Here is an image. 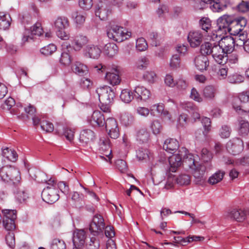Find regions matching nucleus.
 Returning <instances> with one entry per match:
<instances>
[{"mask_svg": "<svg viewBox=\"0 0 249 249\" xmlns=\"http://www.w3.org/2000/svg\"><path fill=\"white\" fill-rule=\"evenodd\" d=\"M105 229V233L107 237L111 238L115 236L113 228L110 226L105 227L103 217L101 215L96 214L94 216L92 222L89 224V230L93 235H97Z\"/></svg>", "mask_w": 249, "mask_h": 249, "instance_id": "f257e3e1", "label": "nucleus"}, {"mask_svg": "<svg viewBox=\"0 0 249 249\" xmlns=\"http://www.w3.org/2000/svg\"><path fill=\"white\" fill-rule=\"evenodd\" d=\"M0 178L2 181L14 185H18L21 180L19 171L11 166H3L0 168Z\"/></svg>", "mask_w": 249, "mask_h": 249, "instance_id": "f03ea898", "label": "nucleus"}, {"mask_svg": "<svg viewBox=\"0 0 249 249\" xmlns=\"http://www.w3.org/2000/svg\"><path fill=\"white\" fill-rule=\"evenodd\" d=\"M108 37L113 40L121 42L129 38L131 35V32H128L123 27L112 25L107 30Z\"/></svg>", "mask_w": 249, "mask_h": 249, "instance_id": "7ed1b4c3", "label": "nucleus"}, {"mask_svg": "<svg viewBox=\"0 0 249 249\" xmlns=\"http://www.w3.org/2000/svg\"><path fill=\"white\" fill-rule=\"evenodd\" d=\"M232 21V17L229 15H224L217 19L216 28L215 30L216 35L213 34L212 38L214 39L218 36L225 35L229 32L230 24Z\"/></svg>", "mask_w": 249, "mask_h": 249, "instance_id": "20e7f679", "label": "nucleus"}, {"mask_svg": "<svg viewBox=\"0 0 249 249\" xmlns=\"http://www.w3.org/2000/svg\"><path fill=\"white\" fill-rule=\"evenodd\" d=\"M100 103L103 104H111L115 96L113 90L108 86L97 88L96 89Z\"/></svg>", "mask_w": 249, "mask_h": 249, "instance_id": "39448f33", "label": "nucleus"}, {"mask_svg": "<svg viewBox=\"0 0 249 249\" xmlns=\"http://www.w3.org/2000/svg\"><path fill=\"white\" fill-rule=\"evenodd\" d=\"M41 196L42 199L49 204L55 202L59 198L58 191L57 188L47 186L43 190Z\"/></svg>", "mask_w": 249, "mask_h": 249, "instance_id": "423d86ee", "label": "nucleus"}, {"mask_svg": "<svg viewBox=\"0 0 249 249\" xmlns=\"http://www.w3.org/2000/svg\"><path fill=\"white\" fill-rule=\"evenodd\" d=\"M247 23V19L244 18L235 19L232 17V21L230 24L228 33L232 36L239 34V33L243 31V28L245 27Z\"/></svg>", "mask_w": 249, "mask_h": 249, "instance_id": "0eeeda50", "label": "nucleus"}, {"mask_svg": "<svg viewBox=\"0 0 249 249\" xmlns=\"http://www.w3.org/2000/svg\"><path fill=\"white\" fill-rule=\"evenodd\" d=\"M213 58L219 64L223 65L227 61V54L219 45L215 43L213 47V50L211 54Z\"/></svg>", "mask_w": 249, "mask_h": 249, "instance_id": "6e6552de", "label": "nucleus"}, {"mask_svg": "<svg viewBox=\"0 0 249 249\" xmlns=\"http://www.w3.org/2000/svg\"><path fill=\"white\" fill-rule=\"evenodd\" d=\"M243 142L239 138H234L229 141L226 145L228 152L235 155L240 153L243 149Z\"/></svg>", "mask_w": 249, "mask_h": 249, "instance_id": "1a4fd4ad", "label": "nucleus"}, {"mask_svg": "<svg viewBox=\"0 0 249 249\" xmlns=\"http://www.w3.org/2000/svg\"><path fill=\"white\" fill-rule=\"evenodd\" d=\"M106 128L108 135L112 139H117L119 136V130L116 120L113 118H108L106 122Z\"/></svg>", "mask_w": 249, "mask_h": 249, "instance_id": "9d476101", "label": "nucleus"}, {"mask_svg": "<svg viewBox=\"0 0 249 249\" xmlns=\"http://www.w3.org/2000/svg\"><path fill=\"white\" fill-rule=\"evenodd\" d=\"M225 215L226 218L238 222H243L246 218L245 211L241 209L234 208L229 210Z\"/></svg>", "mask_w": 249, "mask_h": 249, "instance_id": "9b49d317", "label": "nucleus"}, {"mask_svg": "<svg viewBox=\"0 0 249 249\" xmlns=\"http://www.w3.org/2000/svg\"><path fill=\"white\" fill-rule=\"evenodd\" d=\"M109 13L107 1L106 0H100L95 6V16L101 20H105L107 18Z\"/></svg>", "mask_w": 249, "mask_h": 249, "instance_id": "f8f14e48", "label": "nucleus"}, {"mask_svg": "<svg viewBox=\"0 0 249 249\" xmlns=\"http://www.w3.org/2000/svg\"><path fill=\"white\" fill-rule=\"evenodd\" d=\"M203 35L200 31H192L188 35V41L192 47L199 46L202 42Z\"/></svg>", "mask_w": 249, "mask_h": 249, "instance_id": "ddd939ff", "label": "nucleus"}, {"mask_svg": "<svg viewBox=\"0 0 249 249\" xmlns=\"http://www.w3.org/2000/svg\"><path fill=\"white\" fill-rule=\"evenodd\" d=\"M212 165L211 163H207V165L204 164H200L198 166H196L195 168L191 169L192 174L196 179L197 181H201L204 180V176L206 171L207 169H211Z\"/></svg>", "mask_w": 249, "mask_h": 249, "instance_id": "4468645a", "label": "nucleus"}, {"mask_svg": "<svg viewBox=\"0 0 249 249\" xmlns=\"http://www.w3.org/2000/svg\"><path fill=\"white\" fill-rule=\"evenodd\" d=\"M227 53H231L234 49L235 41L231 36H226L221 38L217 43Z\"/></svg>", "mask_w": 249, "mask_h": 249, "instance_id": "2eb2a0df", "label": "nucleus"}, {"mask_svg": "<svg viewBox=\"0 0 249 249\" xmlns=\"http://www.w3.org/2000/svg\"><path fill=\"white\" fill-rule=\"evenodd\" d=\"M134 97L138 102L148 100L151 95L149 90L143 86H137L135 87L134 90Z\"/></svg>", "mask_w": 249, "mask_h": 249, "instance_id": "dca6fc26", "label": "nucleus"}, {"mask_svg": "<svg viewBox=\"0 0 249 249\" xmlns=\"http://www.w3.org/2000/svg\"><path fill=\"white\" fill-rule=\"evenodd\" d=\"M88 122L94 127H101L105 124V118L99 111H94L91 116L88 118Z\"/></svg>", "mask_w": 249, "mask_h": 249, "instance_id": "f3484780", "label": "nucleus"}, {"mask_svg": "<svg viewBox=\"0 0 249 249\" xmlns=\"http://www.w3.org/2000/svg\"><path fill=\"white\" fill-rule=\"evenodd\" d=\"M101 53V50L100 48L96 45H89L86 46L84 50V55L85 56L92 58L98 59Z\"/></svg>", "mask_w": 249, "mask_h": 249, "instance_id": "a211bd4d", "label": "nucleus"}, {"mask_svg": "<svg viewBox=\"0 0 249 249\" xmlns=\"http://www.w3.org/2000/svg\"><path fill=\"white\" fill-rule=\"evenodd\" d=\"M95 138L94 132L92 130L86 129L81 132L79 140L83 145H87L92 142Z\"/></svg>", "mask_w": 249, "mask_h": 249, "instance_id": "6ab92c4d", "label": "nucleus"}, {"mask_svg": "<svg viewBox=\"0 0 249 249\" xmlns=\"http://www.w3.org/2000/svg\"><path fill=\"white\" fill-rule=\"evenodd\" d=\"M86 233L83 230H76L73 233L72 241L74 247L82 248L85 244Z\"/></svg>", "mask_w": 249, "mask_h": 249, "instance_id": "aec40b11", "label": "nucleus"}, {"mask_svg": "<svg viewBox=\"0 0 249 249\" xmlns=\"http://www.w3.org/2000/svg\"><path fill=\"white\" fill-rule=\"evenodd\" d=\"M183 154L182 164L184 166L190 169L195 168L196 165L194 156L193 154L189 153L185 148H181Z\"/></svg>", "mask_w": 249, "mask_h": 249, "instance_id": "412c9836", "label": "nucleus"}, {"mask_svg": "<svg viewBox=\"0 0 249 249\" xmlns=\"http://www.w3.org/2000/svg\"><path fill=\"white\" fill-rule=\"evenodd\" d=\"M88 41L87 36L81 35H78L71 40L72 47L75 51H79L88 43Z\"/></svg>", "mask_w": 249, "mask_h": 249, "instance_id": "4be33fe9", "label": "nucleus"}, {"mask_svg": "<svg viewBox=\"0 0 249 249\" xmlns=\"http://www.w3.org/2000/svg\"><path fill=\"white\" fill-rule=\"evenodd\" d=\"M195 64L196 68L200 71L206 70L209 65L208 57L205 55L200 54L195 58Z\"/></svg>", "mask_w": 249, "mask_h": 249, "instance_id": "5701e85b", "label": "nucleus"}, {"mask_svg": "<svg viewBox=\"0 0 249 249\" xmlns=\"http://www.w3.org/2000/svg\"><path fill=\"white\" fill-rule=\"evenodd\" d=\"M100 151L103 155L108 158L110 160L111 159V154L112 152L109 141L106 138H102L100 140Z\"/></svg>", "mask_w": 249, "mask_h": 249, "instance_id": "b1692460", "label": "nucleus"}, {"mask_svg": "<svg viewBox=\"0 0 249 249\" xmlns=\"http://www.w3.org/2000/svg\"><path fill=\"white\" fill-rule=\"evenodd\" d=\"M182 149L179 151V153L174 155L169 158V162L171 167L174 168L172 171H175V168L180 166L182 163L183 154Z\"/></svg>", "mask_w": 249, "mask_h": 249, "instance_id": "393cba45", "label": "nucleus"}, {"mask_svg": "<svg viewBox=\"0 0 249 249\" xmlns=\"http://www.w3.org/2000/svg\"><path fill=\"white\" fill-rule=\"evenodd\" d=\"M163 148L167 152L174 153L179 148V143L176 139L169 138L165 141Z\"/></svg>", "mask_w": 249, "mask_h": 249, "instance_id": "a878e982", "label": "nucleus"}, {"mask_svg": "<svg viewBox=\"0 0 249 249\" xmlns=\"http://www.w3.org/2000/svg\"><path fill=\"white\" fill-rule=\"evenodd\" d=\"M68 46L70 47V45L67 43H63L62 45L63 52L61 53L60 58L59 59L60 63L64 66H69L71 62V59L70 55L68 52H65V49H67Z\"/></svg>", "mask_w": 249, "mask_h": 249, "instance_id": "bb28decb", "label": "nucleus"}, {"mask_svg": "<svg viewBox=\"0 0 249 249\" xmlns=\"http://www.w3.org/2000/svg\"><path fill=\"white\" fill-rule=\"evenodd\" d=\"M217 92V88L213 85L206 86L202 90V95L208 100H213Z\"/></svg>", "mask_w": 249, "mask_h": 249, "instance_id": "cd10ccee", "label": "nucleus"}, {"mask_svg": "<svg viewBox=\"0 0 249 249\" xmlns=\"http://www.w3.org/2000/svg\"><path fill=\"white\" fill-rule=\"evenodd\" d=\"M72 18L76 26L80 27L85 22L86 14L80 11H74L72 14Z\"/></svg>", "mask_w": 249, "mask_h": 249, "instance_id": "c85d7f7f", "label": "nucleus"}, {"mask_svg": "<svg viewBox=\"0 0 249 249\" xmlns=\"http://www.w3.org/2000/svg\"><path fill=\"white\" fill-rule=\"evenodd\" d=\"M11 21L12 19L9 14L0 12V29L3 30L8 29Z\"/></svg>", "mask_w": 249, "mask_h": 249, "instance_id": "c756f323", "label": "nucleus"}, {"mask_svg": "<svg viewBox=\"0 0 249 249\" xmlns=\"http://www.w3.org/2000/svg\"><path fill=\"white\" fill-rule=\"evenodd\" d=\"M104 53L109 57H112L118 52V47L114 43H108L104 48Z\"/></svg>", "mask_w": 249, "mask_h": 249, "instance_id": "7c9ffc66", "label": "nucleus"}, {"mask_svg": "<svg viewBox=\"0 0 249 249\" xmlns=\"http://www.w3.org/2000/svg\"><path fill=\"white\" fill-rule=\"evenodd\" d=\"M73 71L80 76L86 75L88 72V67L78 61L75 62L72 67Z\"/></svg>", "mask_w": 249, "mask_h": 249, "instance_id": "2f4dec72", "label": "nucleus"}, {"mask_svg": "<svg viewBox=\"0 0 249 249\" xmlns=\"http://www.w3.org/2000/svg\"><path fill=\"white\" fill-rule=\"evenodd\" d=\"M105 79L108 83L113 86L119 84L121 81V79L117 71L107 72Z\"/></svg>", "mask_w": 249, "mask_h": 249, "instance_id": "473e14b6", "label": "nucleus"}, {"mask_svg": "<svg viewBox=\"0 0 249 249\" xmlns=\"http://www.w3.org/2000/svg\"><path fill=\"white\" fill-rule=\"evenodd\" d=\"M54 26L57 30L65 29L69 26L68 19L65 17H58L54 21Z\"/></svg>", "mask_w": 249, "mask_h": 249, "instance_id": "72a5a7b5", "label": "nucleus"}, {"mask_svg": "<svg viewBox=\"0 0 249 249\" xmlns=\"http://www.w3.org/2000/svg\"><path fill=\"white\" fill-rule=\"evenodd\" d=\"M149 64V60L146 56H142L135 62L134 68L137 70L146 69Z\"/></svg>", "mask_w": 249, "mask_h": 249, "instance_id": "f704fd0d", "label": "nucleus"}, {"mask_svg": "<svg viewBox=\"0 0 249 249\" xmlns=\"http://www.w3.org/2000/svg\"><path fill=\"white\" fill-rule=\"evenodd\" d=\"M2 156L11 161H16L18 158L16 152L11 149L6 147L2 149Z\"/></svg>", "mask_w": 249, "mask_h": 249, "instance_id": "c9c22d12", "label": "nucleus"}, {"mask_svg": "<svg viewBox=\"0 0 249 249\" xmlns=\"http://www.w3.org/2000/svg\"><path fill=\"white\" fill-rule=\"evenodd\" d=\"M84 198V195L78 192H73L71 194V199L76 207H81L83 206Z\"/></svg>", "mask_w": 249, "mask_h": 249, "instance_id": "e433bc0d", "label": "nucleus"}, {"mask_svg": "<svg viewBox=\"0 0 249 249\" xmlns=\"http://www.w3.org/2000/svg\"><path fill=\"white\" fill-rule=\"evenodd\" d=\"M238 133L240 136H247L249 132V123L244 120H241L239 121L238 128Z\"/></svg>", "mask_w": 249, "mask_h": 249, "instance_id": "4c0bfd02", "label": "nucleus"}, {"mask_svg": "<svg viewBox=\"0 0 249 249\" xmlns=\"http://www.w3.org/2000/svg\"><path fill=\"white\" fill-rule=\"evenodd\" d=\"M224 175V171L219 170L209 178L208 182L212 185L216 184L222 180Z\"/></svg>", "mask_w": 249, "mask_h": 249, "instance_id": "58836bf2", "label": "nucleus"}, {"mask_svg": "<svg viewBox=\"0 0 249 249\" xmlns=\"http://www.w3.org/2000/svg\"><path fill=\"white\" fill-rule=\"evenodd\" d=\"M135 98L134 93L128 89H124L120 94V98L125 103H129Z\"/></svg>", "mask_w": 249, "mask_h": 249, "instance_id": "ea45409f", "label": "nucleus"}, {"mask_svg": "<svg viewBox=\"0 0 249 249\" xmlns=\"http://www.w3.org/2000/svg\"><path fill=\"white\" fill-rule=\"evenodd\" d=\"M149 138V133L145 128L140 129L137 133V140L142 143L146 142Z\"/></svg>", "mask_w": 249, "mask_h": 249, "instance_id": "a19ab883", "label": "nucleus"}, {"mask_svg": "<svg viewBox=\"0 0 249 249\" xmlns=\"http://www.w3.org/2000/svg\"><path fill=\"white\" fill-rule=\"evenodd\" d=\"M215 43L206 42L202 44L200 48L201 54H211L213 50V47L215 45Z\"/></svg>", "mask_w": 249, "mask_h": 249, "instance_id": "79ce46f5", "label": "nucleus"}, {"mask_svg": "<svg viewBox=\"0 0 249 249\" xmlns=\"http://www.w3.org/2000/svg\"><path fill=\"white\" fill-rule=\"evenodd\" d=\"M66 245L64 240L55 238L53 240L51 244V249H66Z\"/></svg>", "mask_w": 249, "mask_h": 249, "instance_id": "37998d69", "label": "nucleus"}, {"mask_svg": "<svg viewBox=\"0 0 249 249\" xmlns=\"http://www.w3.org/2000/svg\"><path fill=\"white\" fill-rule=\"evenodd\" d=\"M56 50V46L53 44H50L40 49L41 54L48 56L51 55Z\"/></svg>", "mask_w": 249, "mask_h": 249, "instance_id": "c03bdc74", "label": "nucleus"}, {"mask_svg": "<svg viewBox=\"0 0 249 249\" xmlns=\"http://www.w3.org/2000/svg\"><path fill=\"white\" fill-rule=\"evenodd\" d=\"M235 37L233 38L235 43H237V45L241 46L243 44L244 42H245L248 38H247V34L245 31H243L239 34L234 36Z\"/></svg>", "mask_w": 249, "mask_h": 249, "instance_id": "a18cd8bd", "label": "nucleus"}, {"mask_svg": "<svg viewBox=\"0 0 249 249\" xmlns=\"http://www.w3.org/2000/svg\"><path fill=\"white\" fill-rule=\"evenodd\" d=\"M199 24L203 30L208 32L211 27V21L208 18L203 17L199 20Z\"/></svg>", "mask_w": 249, "mask_h": 249, "instance_id": "49530a36", "label": "nucleus"}, {"mask_svg": "<svg viewBox=\"0 0 249 249\" xmlns=\"http://www.w3.org/2000/svg\"><path fill=\"white\" fill-rule=\"evenodd\" d=\"M170 67L172 69H177L181 67V62L179 56L177 54L173 55L170 61Z\"/></svg>", "mask_w": 249, "mask_h": 249, "instance_id": "de8ad7c7", "label": "nucleus"}, {"mask_svg": "<svg viewBox=\"0 0 249 249\" xmlns=\"http://www.w3.org/2000/svg\"><path fill=\"white\" fill-rule=\"evenodd\" d=\"M143 78L149 83H154L157 79V75L153 71H146L143 75Z\"/></svg>", "mask_w": 249, "mask_h": 249, "instance_id": "09e8293b", "label": "nucleus"}, {"mask_svg": "<svg viewBox=\"0 0 249 249\" xmlns=\"http://www.w3.org/2000/svg\"><path fill=\"white\" fill-rule=\"evenodd\" d=\"M213 156L211 152L206 148H203L201 150V160L204 162L205 165H207V163H209L208 162L211 160Z\"/></svg>", "mask_w": 249, "mask_h": 249, "instance_id": "8fccbe9b", "label": "nucleus"}, {"mask_svg": "<svg viewBox=\"0 0 249 249\" xmlns=\"http://www.w3.org/2000/svg\"><path fill=\"white\" fill-rule=\"evenodd\" d=\"M4 216L3 220H16L17 212L14 210H4L2 211Z\"/></svg>", "mask_w": 249, "mask_h": 249, "instance_id": "3c124183", "label": "nucleus"}, {"mask_svg": "<svg viewBox=\"0 0 249 249\" xmlns=\"http://www.w3.org/2000/svg\"><path fill=\"white\" fill-rule=\"evenodd\" d=\"M231 132V127L227 125H223L219 129V135L223 139L228 138L230 137Z\"/></svg>", "mask_w": 249, "mask_h": 249, "instance_id": "603ef678", "label": "nucleus"}, {"mask_svg": "<svg viewBox=\"0 0 249 249\" xmlns=\"http://www.w3.org/2000/svg\"><path fill=\"white\" fill-rule=\"evenodd\" d=\"M190 181V177L186 174L180 175L177 178V183L180 185H187Z\"/></svg>", "mask_w": 249, "mask_h": 249, "instance_id": "864d4df0", "label": "nucleus"}, {"mask_svg": "<svg viewBox=\"0 0 249 249\" xmlns=\"http://www.w3.org/2000/svg\"><path fill=\"white\" fill-rule=\"evenodd\" d=\"M136 47L138 50L141 52L146 50L148 45L145 39L142 37L138 38L136 40Z\"/></svg>", "mask_w": 249, "mask_h": 249, "instance_id": "5fc2aeb1", "label": "nucleus"}, {"mask_svg": "<svg viewBox=\"0 0 249 249\" xmlns=\"http://www.w3.org/2000/svg\"><path fill=\"white\" fill-rule=\"evenodd\" d=\"M163 105L161 104L153 105L150 107V114L154 116L160 114L163 111Z\"/></svg>", "mask_w": 249, "mask_h": 249, "instance_id": "6e6d98bb", "label": "nucleus"}, {"mask_svg": "<svg viewBox=\"0 0 249 249\" xmlns=\"http://www.w3.org/2000/svg\"><path fill=\"white\" fill-rule=\"evenodd\" d=\"M5 240L7 245L11 249L15 246V234L12 232H9L6 235Z\"/></svg>", "mask_w": 249, "mask_h": 249, "instance_id": "4d7b16f0", "label": "nucleus"}, {"mask_svg": "<svg viewBox=\"0 0 249 249\" xmlns=\"http://www.w3.org/2000/svg\"><path fill=\"white\" fill-rule=\"evenodd\" d=\"M74 129L69 127H65L64 128L63 135L65 138L70 142L73 140L74 136Z\"/></svg>", "mask_w": 249, "mask_h": 249, "instance_id": "13d9d810", "label": "nucleus"}, {"mask_svg": "<svg viewBox=\"0 0 249 249\" xmlns=\"http://www.w3.org/2000/svg\"><path fill=\"white\" fill-rule=\"evenodd\" d=\"M41 128L46 132H51L54 129L53 124L48 121H42L41 123Z\"/></svg>", "mask_w": 249, "mask_h": 249, "instance_id": "bf43d9fd", "label": "nucleus"}, {"mask_svg": "<svg viewBox=\"0 0 249 249\" xmlns=\"http://www.w3.org/2000/svg\"><path fill=\"white\" fill-rule=\"evenodd\" d=\"M31 34L32 35L40 36L43 34V29L40 23H36L31 29Z\"/></svg>", "mask_w": 249, "mask_h": 249, "instance_id": "052dcab7", "label": "nucleus"}, {"mask_svg": "<svg viewBox=\"0 0 249 249\" xmlns=\"http://www.w3.org/2000/svg\"><path fill=\"white\" fill-rule=\"evenodd\" d=\"M149 151L148 149L141 148L137 152V157L140 160L149 158Z\"/></svg>", "mask_w": 249, "mask_h": 249, "instance_id": "680f3d73", "label": "nucleus"}, {"mask_svg": "<svg viewBox=\"0 0 249 249\" xmlns=\"http://www.w3.org/2000/svg\"><path fill=\"white\" fill-rule=\"evenodd\" d=\"M79 5L82 9L88 10L90 9L93 5L92 0H79Z\"/></svg>", "mask_w": 249, "mask_h": 249, "instance_id": "e2e57ef3", "label": "nucleus"}, {"mask_svg": "<svg viewBox=\"0 0 249 249\" xmlns=\"http://www.w3.org/2000/svg\"><path fill=\"white\" fill-rule=\"evenodd\" d=\"M15 220H3V226L7 231H12L16 228Z\"/></svg>", "mask_w": 249, "mask_h": 249, "instance_id": "0e129e2a", "label": "nucleus"}, {"mask_svg": "<svg viewBox=\"0 0 249 249\" xmlns=\"http://www.w3.org/2000/svg\"><path fill=\"white\" fill-rule=\"evenodd\" d=\"M181 107L184 110L191 112L196 109V107L193 102H184L180 103Z\"/></svg>", "mask_w": 249, "mask_h": 249, "instance_id": "69168bd1", "label": "nucleus"}, {"mask_svg": "<svg viewBox=\"0 0 249 249\" xmlns=\"http://www.w3.org/2000/svg\"><path fill=\"white\" fill-rule=\"evenodd\" d=\"M190 96L191 99L196 102H201L203 101L202 97L195 88H192Z\"/></svg>", "mask_w": 249, "mask_h": 249, "instance_id": "338daca9", "label": "nucleus"}, {"mask_svg": "<svg viewBox=\"0 0 249 249\" xmlns=\"http://www.w3.org/2000/svg\"><path fill=\"white\" fill-rule=\"evenodd\" d=\"M229 82L232 84L239 83L243 81V77L239 74H233L228 77Z\"/></svg>", "mask_w": 249, "mask_h": 249, "instance_id": "774afa93", "label": "nucleus"}]
</instances>
